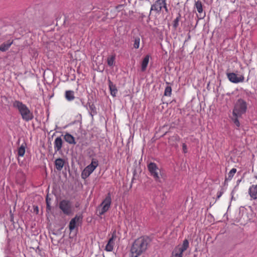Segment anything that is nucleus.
Segmentation results:
<instances>
[{"label": "nucleus", "instance_id": "f8f14e48", "mask_svg": "<svg viewBox=\"0 0 257 257\" xmlns=\"http://www.w3.org/2000/svg\"><path fill=\"white\" fill-rule=\"evenodd\" d=\"M81 219V217L78 215H76L74 218H72L71 220L69 225L70 230L72 231L73 229H74L78 225L79 221Z\"/></svg>", "mask_w": 257, "mask_h": 257}, {"label": "nucleus", "instance_id": "ddd939ff", "mask_svg": "<svg viewBox=\"0 0 257 257\" xmlns=\"http://www.w3.org/2000/svg\"><path fill=\"white\" fill-rule=\"evenodd\" d=\"M250 197L253 199H257V185H251L248 190Z\"/></svg>", "mask_w": 257, "mask_h": 257}, {"label": "nucleus", "instance_id": "412c9836", "mask_svg": "<svg viewBox=\"0 0 257 257\" xmlns=\"http://www.w3.org/2000/svg\"><path fill=\"white\" fill-rule=\"evenodd\" d=\"M149 56L147 55L143 59L141 64V69L142 71H145L146 70L149 63Z\"/></svg>", "mask_w": 257, "mask_h": 257}, {"label": "nucleus", "instance_id": "6e6552de", "mask_svg": "<svg viewBox=\"0 0 257 257\" xmlns=\"http://www.w3.org/2000/svg\"><path fill=\"white\" fill-rule=\"evenodd\" d=\"M111 203V196L110 194L108 193L98 208L99 215H102L108 210L110 207Z\"/></svg>", "mask_w": 257, "mask_h": 257}, {"label": "nucleus", "instance_id": "c756f323", "mask_svg": "<svg viewBox=\"0 0 257 257\" xmlns=\"http://www.w3.org/2000/svg\"><path fill=\"white\" fill-rule=\"evenodd\" d=\"M46 203H47V207H50L49 202L48 198H47V199H46Z\"/></svg>", "mask_w": 257, "mask_h": 257}, {"label": "nucleus", "instance_id": "4468645a", "mask_svg": "<svg viewBox=\"0 0 257 257\" xmlns=\"http://www.w3.org/2000/svg\"><path fill=\"white\" fill-rule=\"evenodd\" d=\"M63 142L61 137H57L54 141V150L55 152L59 151L62 147Z\"/></svg>", "mask_w": 257, "mask_h": 257}, {"label": "nucleus", "instance_id": "cd10ccee", "mask_svg": "<svg viewBox=\"0 0 257 257\" xmlns=\"http://www.w3.org/2000/svg\"><path fill=\"white\" fill-rule=\"evenodd\" d=\"M140 39L139 37H136L135 39L134 47L136 49H138L140 46Z\"/></svg>", "mask_w": 257, "mask_h": 257}, {"label": "nucleus", "instance_id": "9d476101", "mask_svg": "<svg viewBox=\"0 0 257 257\" xmlns=\"http://www.w3.org/2000/svg\"><path fill=\"white\" fill-rule=\"evenodd\" d=\"M227 77L228 80L232 83H238L242 82L244 80V77L243 75L237 76L234 73H227Z\"/></svg>", "mask_w": 257, "mask_h": 257}, {"label": "nucleus", "instance_id": "dca6fc26", "mask_svg": "<svg viewBox=\"0 0 257 257\" xmlns=\"http://www.w3.org/2000/svg\"><path fill=\"white\" fill-rule=\"evenodd\" d=\"M65 97L69 101L73 100L75 99L74 91L73 90H66L65 92Z\"/></svg>", "mask_w": 257, "mask_h": 257}, {"label": "nucleus", "instance_id": "5701e85b", "mask_svg": "<svg viewBox=\"0 0 257 257\" xmlns=\"http://www.w3.org/2000/svg\"><path fill=\"white\" fill-rule=\"evenodd\" d=\"M236 172V169L235 168H232L228 173L227 177L225 178V180H231Z\"/></svg>", "mask_w": 257, "mask_h": 257}, {"label": "nucleus", "instance_id": "f03ea898", "mask_svg": "<svg viewBox=\"0 0 257 257\" xmlns=\"http://www.w3.org/2000/svg\"><path fill=\"white\" fill-rule=\"evenodd\" d=\"M13 106L18 109L21 114L22 119L26 121H29L34 118L33 112L29 107L19 100H15L13 102Z\"/></svg>", "mask_w": 257, "mask_h": 257}, {"label": "nucleus", "instance_id": "7ed1b4c3", "mask_svg": "<svg viewBox=\"0 0 257 257\" xmlns=\"http://www.w3.org/2000/svg\"><path fill=\"white\" fill-rule=\"evenodd\" d=\"M247 107L248 104L246 101L242 98H239L237 100L234 105L232 115L233 116H242L246 113Z\"/></svg>", "mask_w": 257, "mask_h": 257}, {"label": "nucleus", "instance_id": "c85d7f7f", "mask_svg": "<svg viewBox=\"0 0 257 257\" xmlns=\"http://www.w3.org/2000/svg\"><path fill=\"white\" fill-rule=\"evenodd\" d=\"M182 149L184 153H186L187 152V145L185 143L182 145Z\"/></svg>", "mask_w": 257, "mask_h": 257}, {"label": "nucleus", "instance_id": "0eeeda50", "mask_svg": "<svg viewBox=\"0 0 257 257\" xmlns=\"http://www.w3.org/2000/svg\"><path fill=\"white\" fill-rule=\"evenodd\" d=\"M98 166V162L95 159H92L90 165L84 168L81 173L82 178L85 179L94 171Z\"/></svg>", "mask_w": 257, "mask_h": 257}, {"label": "nucleus", "instance_id": "a878e982", "mask_svg": "<svg viewBox=\"0 0 257 257\" xmlns=\"http://www.w3.org/2000/svg\"><path fill=\"white\" fill-rule=\"evenodd\" d=\"M181 18V15L180 14H178V16L173 21V27L175 29H176L178 25H179V22L180 21Z\"/></svg>", "mask_w": 257, "mask_h": 257}, {"label": "nucleus", "instance_id": "9b49d317", "mask_svg": "<svg viewBox=\"0 0 257 257\" xmlns=\"http://www.w3.org/2000/svg\"><path fill=\"white\" fill-rule=\"evenodd\" d=\"M116 238L115 231H114L112 234L111 237L109 239L107 244L105 246V250L107 251H112L114 245V240Z\"/></svg>", "mask_w": 257, "mask_h": 257}, {"label": "nucleus", "instance_id": "7c9ffc66", "mask_svg": "<svg viewBox=\"0 0 257 257\" xmlns=\"http://www.w3.org/2000/svg\"><path fill=\"white\" fill-rule=\"evenodd\" d=\"M78 206H79V204H76V207H78Z\"/></svg>", "mask_w": 257, "mask_h": 257}, {"label": "nucleus", "instance_id": "aec40b11", "mask_svg": "<svg viewBox=\"0 0 257 257\" xmlns=\"http://www.w3.org/2000/svg\"><path fill=\"white\" fill-rule=\"evenodd\" d=\"M13 41H9L7 43H4L0 46V51L5 52L8 50L13 44Z\"/></svg>", "mask_w": 257, "mask_h": 257}, {"label": "nucleus", "instance_id": "b1692460", "mask_svg": "<svg viewBox=\"0 0 257 257\" xmlns=\"http://www.w3.org/2000/svg\"><path fill=\"white\" fill-rule=\"evenodd\" d=\"M115 60V56L112 55L108 57L107 59V63L108 66H112L114 65Z\"/></svg>", "mask_w": 257, "mask_h": 257}, {"label": "nucleus", "instance_id": "f3484780", "mask_svg": "<svg viewBox=\"0 0 257 257\" xmlns=\"http://www.w3.org/2000/svg\"><path fill=\"white\" fill-rule=\"evenodd\" d=\"M64 165V161L61 158L57 159L55 161V165L57 170L60 171L62 169Z\"/></svg>", "mask_w": 257, "mask_h": 257}, {"label": "nucleus", "instance_id": "bb28decb", "mask_svg": "<svg viewBox=\"0 0 257 257\" xmlns=\"http://www.w3.org/2000/svg\"><path fill=\"white\" fill-rule=\"evenodd\" d=\"M172 93V88L171 86H168L166 87L164 95L167 96H170Z\"/></svg>", "mask_w": 257, "mask_h": 257}, {"label": "nucleus", "instance_id": "2f4dec72", "mask_svg": "<svg viewBox=\"0 0 257 257\" xmlns=\"http://www.w3.org/2000/svg\"><path fill=\"white\" fill-rule=\"evenodd\" d=\"M36 209H37V211H38V207H36Z\"/></svg>", "mask_w": 257, "mask_h": 257}, {"label": "nucleus", "instance_id": "4be33fe9", "mask_svg": "<svg viewBox=\"0 0 257 257\" xmlns=\"http://www.w3.org/2000/svg\"><path fill=\"white\" fill-rule=\"evenodd\" d=\"M194 8L197 10V12L199 14L203 12V6L201 1H197L195 2Z\"/></svg>", "mask_w": 257, "mask_h": 257}, {"label": "nucleus", "instance_id": "20e7f679", "mask_svg": "<svg viewBox=\"0 0 257 257\" xmlns=\"http://www.w3.org/2000/svg\"><path fill=\"white\" fill-rule=\"evenodd\" d=\"M163 8H164L165 11L168 12V9L167 7L166 0H157L153 5L151 6L150 12V15L155 13L156 15H159Z\"/></svg>", "mask_w": 257, "mask_h": 257}, {"label": "nucleus", "instance_id": "2eb2a0df", "mask_svg": "<svg viewBox=\"0 0 257 257\" xmlns=\"http://www.w3.org/2000/svg\"><path fill=\"white\" fill-rule=\"evenodd\" d=\"M108 86L110 91L111 95L114 97L117 92V89L115 84L113 83L110 80H108Z\"/></svg>", "mask_w": 257, "mask_h": 257}, {"label": "nucleus", "instance_id": "6ab92c4d", "mask_svg": "<svg viewBox=\"0 0 257 257\" xmlns=\"http://www.w3.org/2000/svg\"><path fill=\"white\" fill-rule=\"evenodd\" d=\"M27 144L23 143L18 149V155L19 157H24L26 152Z\"/></svg>", "mask_w": 257, "mask_h": 257}, {"label": "nucleus", "instance_id": "39448f33", "mask_svg": "<svg viewBox=\"0 0 257 257\" xmlns=\"http://www.w3.org/2000/svg\"><path fill=\"white\" fill-rule=\"evenodd\" d=\"M59 209L66 215H70L73 213V208L71 202L67 199L61 200L58 205Z\"/></svg>", "mask_w": 257, "mask_h": 257}, {"label": "nucleus", "instance_id": "1a4fd4ad", "mask_svg": "<svg viewBox=\"0 0 257 257\" xmlns=\"http://www.w3.org/2000/svg\"><path fill=\"white\" fill-rule=\"evenodd\" d=\"M148 170L151 176H152L156 181H160V178L159 174L160 172L157 165L154 163H150L148 166Z\"/></svg>", "mask_w": 257, "mask_h": 257}, {"label": "nucleus", "instance_id": "f257e3e1", "mask_svg": "<svg viewBox=\"0 0 257 257\" xmlns=\"http://www.w3.org/2000/svg\"><path fill=\"white\" fill-rule=\"evenodd\" d=\"M148 239L140 237L133 242L130 250V257H139L147 249Z\"/></svg>", "mask_w": 257, "mask_h": 257}, {"label": "nucleus", "instance_id": "393cba45", "mask_svg": "<svg viewBox=\"0 0 257 257\" xmlns=\"http://www.w3.org/2000/svg\"><path fill=\"white\" fill-rule=\"evenodd\" d=\"M241 116H233L231 118L232 120L233 121L234 124L238 127L240 126V122L238 120V118L240 117Z\"/></svg>", "mask_w": 257, "mask_h": 257}, {"label": "nucleus", "instance_id": "a211bd4d", "mask_svg": "<svg viewBox=\"0 0 257 257\" xmlns=\"http://www.w3.org/2000/svg\"><path fill=\"white\" fill-rule=\"evenodd\" d=\"M64 139L66 142L70 144H76L74 138L70 134L66 133L64 136Z\"/></svg>", "mask_w": 257, "mask_h": 257}, {"label": "nucleus", "instance_id": "423d86ee", "mask_svg": "<svg viewBox=\"0 0 257 257\" xmlns=\"http://www.w3.org/2000/svg\"><path fill=\"white\" fill-rule=\"evenodd\" d=\"M189 247V241L187 239L184 240L182 244H179L173 250L171 257H182L183 252Z\"/></svg>", "mask_w": 257, "mask_h": 257}]
</instances>
